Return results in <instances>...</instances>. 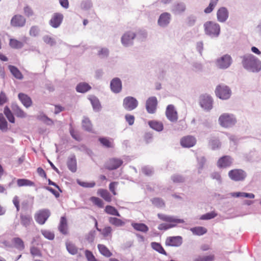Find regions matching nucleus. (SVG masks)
Returning a JSON list of instances; mask_svg holds the SVG:
<instances>
[{
    "instance_id": "nucleus-1",
    "label": "nucleus",
    "mask_w": 261,
    "mask_h": 261,
    "mask_svg": "<svg viewBox=\"0 0 261 261\" xmlns=\"http://www.w3.org/2000/svg\"><path fill=\"white\" fill-rule=\"evenodd\" d=\"M244 69L252 72H258L261 70V61L254 55L249 54L241 57Z\"/></svg>"
},
{
    "instance_id": "nucleus-2",
    "label": "nucleus",
    "mask_w": 261,
    "mask_h": 261,
    "mask_svg": "<svg viewBox=\"0 0 261 261\" xmlns=\"http://www.w3.org/2000/svg\"><path fill=\"white\" fill-rule=\"evenodd\" d=\"M205 34L211 38L218 37L220 33V25L214 21H208L203 24Z\"/></svg>"
},
{
    "instance_id": "nucleus-3",
    "label": "nucleus",
    "mask_w": 261,
    "mask_h": 261,
    "mask_svg": "<svg viewBox=\"0 0 261 261\" xmlns=\"http://www.w3.org/2000/svg\"><path fill=\"white\" fill-rule=\"evenodd\" d=\"M232 63V59L229 55L225 54L217 59L215 62L216 67L220 69L228 68Z\"/></svg>"
},
{
    "instance_id": "nucleus-4",
    "label": "nucleus",
    "mask_w": 261,
    "mask_h": 261,
    "mask_svg": "<svg viewBox=\"0 0 261 261\" xmlns=\"http://www.w3.org/2000/svg\"><path fill=\"white\" fill-rule=\"evenodd\" d=\"M219 122L221 126L224 127H229L234 125L237 121L232 114L224 113L219 117Z\"/></svg>"
},
{
    "instance_id": "nucleus-5",
    "label": "nucleus",
    "mask_w": 261,
    "mask_h": 261,
    "mask_svg": "<svg viewBox=\"0 0 261 261\" xmlns=\"http://www.w3.org/2000/svg\"><path fill=\"white\" fill-rule=\"evenodd\" d=\"M215 93L217 97L222 99H228L231 93L230 88L226 85H219L217 87Z\"/></svg>"
},
{
    "instance_id": "nucleus-6",
    "label": "nucleus",
    "mask_w": 261,
    "mask_h": 261,
    "mask_svg": "<svg viewBox=\"0 0 261 261\" xmlns=\"http://www.w3.org/2000/svg\"><path fill=\"white\" fill-rule=\"evenodd\" d=\"M199 102L201 107L205 111H209L213 108V100L208 95H201L199 97Z\"/></svg>"
},
{
    "instance_id": "nucleus-7",
    "label": "nucleus",
    "mask_w": 261,
    "mask_h": 261,
    "mask_svg": "<svg viewBox=\"0 0 261 261\" xmlns=\"http://www.w3.org/2000/svg\"><path fill=\"white\" fill-rule=\"evenodd\" d=\"M246 176V173L242 169H233L228 172L229 178L236 181L244 180Z\"/></svg>"
},
{
    "instance_id": "nucleus-8",
    "label": "nucleus",
    "mask_w": 261,
    "mask_h": 261,
    "mask_svg": "<svg viewBox=\"0 0 261 261\" xmlns=\"http://www.w3.org/2000/svg\"><path fill=\"white\" fill-rule=\"evenodd\" d=\"M138 105V101L134 97L127 96L125 97L123 101V108L127 111H132L135 109Z\"/></svg>"
},
{
    "instance_id": "nucleus-9",
    "label": "nucleus",
    "mask_w": 261,
    "mask_h": 261,
    "mask_svg": "<svg viewBox=\"0 0 261 261\" xmlns=\"http://www.w3.org/2000/svg\"><path fill=\"white\" fill-rule=\"evenodd\" d=\"M136 37V34L131 31L125 33L121 37V41L122 45L125 47L131 46Z\"/></svg>"
},
{
    "instance_id": "nucleus-10",
    "label": "nucleus",
    "mask_w": 261,
    "mask_h": 261,
    "mask_svg": "<svg viewBox=\"0 0 261 261\" xmlns=\"http://www.w3.org/2000/svg\"><path fill=\"white\" fill-rule=\"evenodd\" d=\"M50 215L48 210L44 209L39 211L35 216V220L40 224H43Z\"/></svg>"
},
{
    "instance_id": "nucleus-11",
    "label": "nucleus",
    "mask_w": 261,
    "mask_h": 261,
    "mask_svg": "<svg viewBox=\"0 0 261 261\" xmlns=\"http://www.w3.org/2000/svg\"><path fill=\"white\" fill-rule=\"evenodd\" d=\"M166 116L170 121L172 122L177 121L178 119V114L175 107L173 105H169L167 107Z\"/></svg>"
},
{
    "instance_id": "nucleus-12",
    "label": "nucleus",
    "mask_w": 261,
    "mask_h": 261,
    "mask_svg": "<svg viewBox=\"0 0 261 261\" xmlns=\"http://www.w3.org/2000/svg\"><path fill=\"white\" fill-rule=\"evenodd\" d=\"M158 100L156 97H149L146 101V109L149 114H154L156 110Z\"/></svg>"
},
{
    "instance_id": "nucleus-13",
    "label": "nucleus",
    "mask_w": 261,
    "mask_h": 261,
    "mask_svg": "<svg viewBox=\"0 0 261 261\" xmlns=\"http://www.w3.org/2000/svg\"><path fill=\"white\" fill-rule=\"evenodd\" d=\"M123 164L121 159L117 158L110 159L106 164V168L109 170H115L118 168Z\"/></svg>"
},
{
    "instance_id": "nucleus-14",
    "label": "nucleus",
    "mask_w": 261,
    "mask_h": 261,
    "mask_svg": "<svg viewBox=\"0 0 261 261\" xmlns=\"http://www.w3.org/2000/svg\"><path fill=\"white\" fill-rule=\"evenodd\" d=\"M217 19L220 22H225L229 16V12L228 9L225 7H221L217 10Z\"/></svg>"
},
{
    "instance_id": "nucleus-15",
    "label": "nucleus",
    "mask_w": 261,
    "mask_h": 261,
    "mask_svg": "<svg viewBox=\"0 0 261 261\" xmlns=\"http://www.w3.org/2000/svg\"><path fill=\"white\" fill-rule=\"evenodd\" d=\"M25 18L19 14L15 15L11 20V25L14 27H22L25 25Z\"/></svg>"
},
{
    "instance_id": "nucleus-16",
    "label": "nucleus",
    "mask_w": 261,
    "mask_h": 261,
    "mask_svg": "<svg viewBox=\"0 0 261 261\" xmlns=\"http://www.w3.org/2000/svg\"><path fill=\"white\" fill-rule=\"evenodd\" d=\"M182 243V238L180 236L170 237L166 241V245L169 246L179 247Z\"/></svg>"
},
{
    "instance_id": "nucleus-17",
    "label": "nucleus",
    "mask_w": 261,
    "mask_h": 261,
    "mask_svg": "<svg viewBox=\"0 0 261 261\" xmlns=\"http://www.w3.org/2000/svg\"><path fill=\"white\" fill-rule=\"evenodd\" d=\"M170 20V14L167 12H164L160 16L158 20V24L161 27L165 28L169 24Z\"/></svg>"
},
{
    "instance_id": "nucleus-18",
    "label": "nucleus",
    "mask_w": 261,
    "mask_h": 261,
    "mask_svg": "<svg viewBox=\"0 0 261 261\" xmlns=\"http://www.w3.org/2000/svg\"><path fill=\"white\" fill-rule=\"evenodd\" d=\"M110 88L113 92L120 93L122 90V83L120 79L118 77L112 79L110 83Z\"/></svg>"
},
{
    "instance_id": "nucleus-19",
    "label": "nucleus",
    "mask_w": 261,
    "mask_h": 261,
    "mask_svg": "<svg viewBox=\"0 0 261 261\" xmlns=\"http://www.w3.org/2000/svg\"><path fill=\"white\" fill-rule=\"evenodd\" d=\"M63 15L59 13H55L49 21V24L54 28H58L63 20Z\"/></svg>"
},
{
    "instance_id": "nucleus-20",
    "label": "nucleus",
    "mask_w": 261,
    "mask_h": 261,
    "mask_svg": "<svg viewBox=\"0 0 261 261\" xmlns=\"http://www.w3.org/2000/svg\"><path fill=\"white\" fill-rule=\"evenodd\" d=\"M196 139L191 136H188L182 138L180 140V144L184 147H191L196 144Z\"/></svg>"
},
{
    "instance_id": "nucleus-21",
    "label": "nucleus",
    "mask_w": 261,
    "mask_h": 261,
    "mask_svg": "<svg viewBox=\"0 0 261 261\" xmlns=\"http://www.w3.org/2000/svg\"><path fill=\"white\" fill-rule=\"evenodd\" d=\"M232 163V159L228 155L223 156L219 159L217 165L219 168L229 167Z\"/></svg>"
},
{
    "instance_id": "nucleus-22",
    "label": "nucleus",
    "mask_w": 261,
    "mask_h": 261,
    "mask_svg": "<svg viewBox=\"0 0 261 261\" xmlns=\"http://www.w3.org/2000/svg\"><path fill=\"white\" fill-rule=\"evenodd\" d=\"M158 216L161 220L168 222H174L175 223H182L184 222L183 219H177L173 216H168L162 214H158Z\"/></svg>"
},
{
    "instance_id": "nucleus-23",
    "label": "nucleus",
    "mask_w": 261,
    "mask_h": 261,
    "mask_svg": "<svg viewBox=\"0 0 261 261\" xmlns=\"http://www.w3.org/2000/svg\"><path fill=\"white\" fill-rule=\"evenodd\" d=\"M186 6L184 3L174 4L171 8V11L175 15L180 14L186 10Z\"/></svg>"
},
{
    "instance_id": "nucleus-24",
    "label": "nucleus",
    "mask_w": 261,
    "mask_h": 261,
    "mask_svg": "<svg viewBox=\"0 0 261 261\" xmlns=\"http://www.w3.org/2000/svg\"><path fill=\"white\" fill-rule=\"evenodd\" d=\"M67 165L72 172H75L77 169L76 160L74 154L70 155L67 160Z\"/></svg>"
},
{
    "instance_id": "nucleus-25",
    "label": "nucleus",
    "mask_w": 261,
    "mask_h": 261,
    "mask_svg": "<svg viewBox=\"0 0 261 261\" xmlns=\"http://www.w3.org/2000/svg\"><path fill=\"white\" fill-rule=\"evenodd\" d=\"M18 98L26 108H29L32 105V100L27 95L23 93H19L18 94Z\"/></svg>"
},
{
    "instance_id": "nucleus-26",
    "label": "nucleus",
    "mask_w": 261,
    "mask_h": 261,
    "mask_svg": "<svg viewBox=\"0 0 261 261\" xmlns=\"http://www.w3.org/2000/svg\"><path fill=\"white\" fill-rule=\"evenodd\" d=\"M20 219L21 224L25 227L30 226L32 221V218L30 215L20 214Z\"/></svg>"
},
{
    "instance_id": "nucleus-27",
    "label": "nucleus",
    "mask_w": 261,
    "mask_h": 261,
    "mask_svg": "<svg viewBox=\"0 0 261 261\" xmlns=\"http://www.w3.org/2000/svg\"><path fill=\"white\" fill-rule=\"evenodd\" d=\"M91 89V87L87 83L81 82L78 84L76 87V90L79 93H85Z\"/></svg>"
},
{
    "instance_id": "nucleus-28",
    "label": "nucleus",
    "mask_w": 261,
    "mask_h": 261,
    "mask_svg": "<svg viewBox=\"0 0 261 261\" xmlns=\"http://www.w3.org/2000/svg\"><path fill=\"white\" fill-rule=\"evenodd\" d=\"M59 230L60 232L63 234H66L67 233V223L66 218L65 217H62L61 218Z\"/></svg>"
},
{
    "instance_id": "nucleus-29",
    "label": "nucleus",
    "mask_w": 261,
    "mask_h": 261,
    "mask_svg": "<svg viewBox=\"0 0 261 261\" xmlns=\"http://www.w3.org/2000/svg\"><path fill=\"white\" fill-rule=\"evenodd\" d=\"M12 109L14 114L18 117L24 118L27 116V114L21 110L19 107L16 103L12 105Z\"/></svg>"
},
{
    "instance_id": "nucleus-30",
    "label": "nucleus",
    "mask_w": 261,
    "mask_h": 261,
    "mask_svg": "<svg viewBox=\"0 0 261 261\" xmlns=\"http://www.w3.org/2000/svg\"><path fill=\"white\" fill-rule=\"evenodd\" d=\"M149 126L157 132H161L164 128L163 124L161 122L151 120L148 122Z\"/></svg>"
},
{
    "instance_id": "nucleus-31",
    "label": "nucleus",
    "mask_w": 261,
    "mask_h": 261,
    "mask_svg": "<svg viewBox=\"0 0 261 261\" xmlns=\"http://www.w3.org/2000/svg\"><path fill=\"white\" fill-rule=\"evenodd\" d=\"M132 226L135 230L143 232H147L149 230L148 227L144 223H133Z\"/></svg>"
},
{
    "instance_id": "nucleus-32",
    "label": "nucleus",
    "mask_w": 261,
    "mask_h": 261,
    "mask_svg": "<svg viewBox=\"0 0 261 261\" xmlns=\"http://www.w3.org/2000/svg\"><path fill=\"white\" fill-rule=\"evenodd\" d=\"M9 69L12 75L16 79L21 80L23 78L22 74L17 68L13 65H9Z\"/></svg>"
},
{
    "instance_id": "nucleus-33",
    "label": "nucleus",
    "mask_w": 261,
    "mask_h": 261,
    "mask_svg": "<svg viewBox=\"0 0 261 261\" xmlns=\"http://www.w3.org/2000/svg\"><path fill=\"white\" fill-rule=\"evenodd\" d=\"M97 247L100 253L103 256L107 257L112 256V253L105 245L102 244H98Z\"/></svg>"
},
{
    "instance_id": "nucleus-34",
    "label": "nucleus",
    "mask_w": 261,
    "mask_h": 261,
    "mask_svg": "<svg viewBox=\"0 0 261 261\" xmlns=\"http://www.w3.org/2000/svg\"><path fill=\"white\" fill-rule=\"evenodd\" d=\"M190 230L195 235L201 236L207 232V229L202 226H197L191 228Z\"/></svg>"
},
{
    "instance_id": "nucleus-35",
    "label": "nucleus",
    "mask_w": 261,
    "mask_h": 261,
    "mask_svg": "<svg viewBox=\"0 0 261 261\" xmlns=\"http://www.w3.org/2000/svg\"><path fill=\"white\" fill-rule=\"evenodd\" d=\"M12 242L14 243V246L19 250H22L24 248L23 241L19 238H14L12 239Z\"/></svg>"
},
{
    "instance_id": "nucleus-36",
    "label": "nucleus",
    "mask_w": 261,
    "mask_h": 261,
    "mask_svg": "<svg viewBox=\"0 0 261 261\" xmlns=\"http://www.w3.org/2000/svg\"><path fill=\"white\" fill-rule=\"evenodd\" d=\"M110 51L107 47H99L97 51V56L100 59H106L109 56Z\"/></svg>"
},
{
    "instance_id": "nucleus-37",
    "label": "nucleus",
    "mask_w": 261,
    "mask_h": 261,
    "mask_svg": "<svg viewBox=\"0 0 261 261\" xmlns=\"http://www.w3.org/2000/svg\"><path fill=\"white\" fill-rule=\"evenodd\" d=\"M37 118L48 125H51L54 124L53 121L43 113L38 115Z\"/></svg>"
},
{
    "instance_id": "nucleus-38",
    "label": "nucleus",
    "mask_w": 261,
    "mask_h": 261,
    "mask_svg": "<svg viewBox=\"0 0 261 261\" xmlns=\"http://www.w3.org/2000/svg\"><path fill=\"white\" fill-rule=\"evenodd\" d=\"M97 193L98 194L102 197L106 201L108 202H110L111 201V195L107 190L99 189Z\"/></svg>"
},
{
    "instance_id": "nucleus-39",
    "label": "nucleus",
    "mask_w": 261,
    "mask_h": 261,
    "mask_svg": "<svg viewBox=\"0 0 261 261\" xmlns=\"http://www.w3.org/2000/svg\"><path fill=\"white\" fill-rule=\"evenodd\" d=\"M94 111H99L101 106L98 99L95 96H92L89 98Z\"/></svg>"
},
{
    "instance_id": "nucleus-40",
    "label": "nucleus",
    "mask_w": 261,
    "mask_h": 261,
    "mask_svg": "<svg viewBox=\"0 0 261 261\" xmlns=\"http://www.w3.org/2000/svg\"><path fill=\"white\" fill-rule=\"evenodd\" d=\"M0 129L3 132L8 130V122L2 113H0Z\"/></svg>"
},
{
    "instance_id": "nucleus-41",
    "label": "nucleus",
    "mask_w": 261,
    "mask_h": 261,
    "mask_svg": "<svg viewBox=\"0 0 261 261\" xmlns=\"http://www.w3.org/2000/svg\"><path fill=\"white\" fill-rule=\"evenodd\" d=\"M151 246L155 251H158L161 254H164V255H167L166 252L165 251L162 245L156 242H152L151 243Z\"/></svg>"
},
{
    "instance_id": "nucleus-42",
    "label": "nucleus",
    "mask_w": 261,
    "mask_h": 261,
    "mask_svg": "<svg viewBox=\"0 0 261 261\" xmlns=\"http://www.w3.org/2000/svg\"><path fill=\"white\" fill-rule=\"evenodd\" d=\"M73 148L77 150H79L80 151L85 152V153H86L87 154L90 156H91L93 154L92 151L90 149L87 148L84 145H81L80 146H74Z\"/></svg>"
},
{
    "instance_id": "nucleus-43",
    "label": "nucleus",
    "mask_w": 261,
    "mask_h": 261,
    "mask_svg": "<svg viewBox=\"0 0 261 261\" xmlns=\"http://www.w3.org/2000/svg\"><path fill=\"white\" fill-rule=\"evenodd\" d=\"M109 221L111 224L117 227L122 226L125 224V223L121 219L115 217H110L109 218Z\"/></svg>"
},
{
    "instance_id": "nucleus-44",
    "label": "nucleus",
    "mask_w": 261,
    "mask_h": 261,
    "mask_svg": "<svg viewBox=\"0 0 261 261\" xmlns=\"http://www.w3.org/2000/svg\"><path fill=\"white\" fill-rule=\"evenodd\" d=\"M4 113L5 115V116L7 117L8 120L11 123L15 122V118L13 116V114L12 113V112L11 111V110H10V109L7 106H6L4 108Z\"/></svg>"
},
{
    "instance_id": "nucleus-45",
    "label": "nucleus",
    "mask_w": 261,
    "mask_h": 261,
    "mask_svg": "<svg viewBox=\"0 0 261 261\" xmlns=\"http://www.w3.org/2000/svg\"><path fill=\"white\" fill-rule=\"evenodd\" d=\"M218 2L219 0H210V3L208 7L204 10V13L206 14L211 13L217 5Z\"/></svg>"
},
{
    "instance_id": "nucleus-46",
    "label": "nucleus",
    "mask_w": 261,
    "mask_h": 261,
    "mask_svg": "<svg viewBox=\"0 0 261 261\" xmlns=\"http://www.w3.org/2000/svg\"><path fill=\"white\" fill-rule=\"evenodd\" d=\"M66 246L67 251L71 254L75 255L77 253V248L73 243L66 242Z\"/></svg>"
},
{
    "instance_id": "nucleus-47",
    "label": "nucleus",
    "mask_w": 261,
    "mask_h": 261,
    "mask_svg": "<svg viewBox=\"0 0 261 261\" xmlns=\"http://www.w3.org/2000/svg\"><path fill=\"white\" fill-rule=\"evenodd\" d=\"M106 213L108 214L120 217L119 213L118 212L116 208L111 205H107L105 207V210Z\"/></svg>"
},
{
    "instance_id": "nucleus-48",
    "label": "nucleus",
    "mask_w": 261,
    "mask_h": 261,
    "mask_svg": "<svg viewBox=\"0 0 261 261\" xmlns=\"http://www.w3.org/2000/svg\"><path fill=\"white\" fill-rule=\"evenodd\" d=\"M9 45L12 48L16 49L21 48L23 46L22 42L14 39L10 40Z\"/></svg>"
},
{
    "instance_id": "nucleus-49",
    "label": "nucleus",
    "mask_w": 261,
    "mask_h": 261,
    "mask_svg": "<svg viewBox=\"0 0 261 261\" xmlns=\"http://www.w3.org/2000/svg\"><path fill=\"white\" fill-rule=\"evenodd\" d=\"M17 185L18 187L22 186H33L34 183L27 179H18L17 180Z\"/></svg>"
},
{
    "instance_id": "nucleus-50",
    "label": "nucleus",
    "mask_w": 261,
    "mask_h": 261,
    "mask_svg": "<svg viewBox=\"0 0 261 261\" xmlns=\"http://www.w3.org/2000/svg\"><path fill=\"white\" fill-rule=\"evenodd\" d=\"M82 127L87 131L90 132L92 130V124L90 120L88 118L84 117L83 119Z\"/></svg>"
},
{
    "instance_id": "nucleus-51",
    "label": "nucleus",
    "mask_w": 261,
    "mask_h": 261,
    "mask_svg": "<svg viewBox=\"0 0 261 261\" xmlns=\"http://www.w3.org/2000/svg\"><path fill=\"white\" fill-rule=\"evenodd\" d=\"M197 161L198 165V172L199 174H200L206 163V160L204 156H199L197 158Z\"/></svg>"
},
{
    "instance_id": "nucleus-52",
    "label": "nucleus",
    "mask_w": 261,
    "mask_h": 261,
    "mask_svg": "<svg viewBox=\"0 0 261 261\" xmlns=\"http://www.w3.org/2000/svg\"><path fill=\"white\" fill-rule=\"evenodd\" d=\"M81 8L84 10H88L92 7V3L91 0H83L81 3Z\"/></svg>"
},
{
    "instance_id": "nucleus-53",
    "label": "nucleus",
    "mask_w": 261,
    "mask_h": 261,
    "mask_svg": "<svg viewBox=\"0 0 261 261\" xmlns=\"http://www.w3.org/2000/svg\"><path fill=\"white\" fill-rule=\"evenodd\" d=\"M217 216V214L215 212H211L206 213L200 216V219L202 220H207L214 218Z\"/></svg>"
},
{
    "instance_id": "nucleus-54",
    "label": "nucleus",
    "mask_w": 261,
    "mask_h": 261,
    "mask_svg": "<svg viewBox=\"0 0 261 261\" xmlns=\"http://www.w3.org/2000/svg\"><path fill=\"white\" fill-rule=\"evenodd\" d=\"M42 39L45 43L49 45L50 46H52L56 44V41L55 39L48 35H44Z\"/></svg>"
},
{
    "instance_id": "nucleus-55",
    "label": "nucleus",
    "mask_w": 261,
    "mask_h": 261,
    "mask_svg": "<svg viewBox=\"0 0 261 261\" xmlns=\"http://www.w3.org/2000/svg\"><path fill=\"white\" fill-rule=\"evenodd\" d=\"M99 141L103 146L107 148H113L114 147L113 143L106 138H99Z\"/></svg>"
},
{
    "instance_id": "nucleus-56",
    "label": "nucleus",
    "mask_w": 261,
    "mask_h": 261,
    "mask_svg": "<svg viewBox=\"0 0 261 261\" xmlns=\"http://www.w3.org/2000/svg\"><path fill=\"white\" fill-rule=\"evenodd\" d=\"M40 32V30L39 27L34 25L31 28L29 34L31 36L36 37L39 35Z\"/></svg>"
},
{
    "instance_id": "nucleus-57",
    "label": "nucleus",
    "mask_w": 261,
    "mask_h": 261,
    "mask_svg": "<svg viewBox=\"0 0 261 261\" xmlns=\"http://www.w3.org/2000/svg\"><path fill=\"white\" fill-rule=\"evenodd\" d=\"M214 260V255H210L208 256H199L194 259V261H213Z\"/></svg>"
},
{
    "instance_id": "nucleus-58",
    "label": "nucleus",
    "mask_w": 261,
    "mask_h": 261,
    "mask_svg": "<svg viewBox=\"0 0 261 261\" xmlns=\"http://www.w3.org/2000/svg\"><path fill=\"white\" fill-rule=\"evenodd\" d=\"M171 179L175 183L183 182L185 180L184 176L179 174H174L171 176Z\"/></svg>"
},
{
    "instance_id": "nucleus-59",
    "label": "nucleus",
    "mask_w": 261,
    "mask_h": 261,
    "mask_svg": "<svg viewBox=\"0 0 261 261\" xmlns=\"http://www.w3.org/2000/svg\"><path fill=\"white\" fill-rule=\"evenodd\" d=\"M77 183L81 186L84 188H93L95 186V182L92 181L91 182L82 181L79 179L77 180Z\"/></svg>"
},
{
    "instance_id": "nucleus-60",
    "label": "nucleus",
    "mask_w": 261,
    "mask_h": 261,
    "mask_svg": "<svg viewBox=\"0 0 261 261\" xmlns=\"http://www.w3.org/2000/svg\"><path fill=\"white\" fill-rule=\"evenodd\" d=\"M96 234V231L94 230H91L90 232L86 236V239L89 243H93Z\"/></svg>"
},
{
    "instance_id": "nucleus-61",
    "label": "nucleus",
    "mask_w": 261,
    "mask_h": 261,
    "mask_svg": "<svg viewBox=\"0 0 261 261\" xmlns=\"http://www.w3.org/2000/svg\"><path fill=\"white\" fill-rule=\"evenodd\" d=\"M152 203L158 207H162L165 204L163 200L159 198H154L151 200Z\"/></svg>"
},
{
    "instance_id": "nucleus-62",
    "label": "nucleus",
    "mask_w": 261,
    "mask_h": 261,
    "mask_svg": "<svg viewBox=\"0 0 261 261\" xmlns=\"http://www.w3.org/2000/svg\"><path fill=\"white\" fill-rule=\"evenodd\" d=\"M41 233L45 238L49 240H53L55 238L54 233L48 230H42Z\"/></svg>"
},
{
    "instance_id": "nucleus-63",
    "label": "nucleus",
    "mask_w": 261,
    "mask_h": 261,
    "mask_svg": "<svg viewBox=\"0 0 261 261\" xmlns=\"http://www.w3.org/2000/svg\"><path fill=\"white\" fill-rule=\"evenodd\" d=\"M91 201L95 205L99 207H102L103 206V202L101 199L98 197H92L91 198Z\"/></svg>"
},
{
    "instance_id": "nucleus-64",
    "label": "nucleus",
    "mask_w": 261,
    "mask_h": 261,
    "mask_svg": "<svg viewBox=\"0 0 261 261\" xmlns=\"http://www.w3.org/2000/svg\"><path fill=\"white\" fill-rule=\"evenodd\" d=\"M23 10L24 14L26 16L28 17H31L34 15L33 10L30 7L28 6H25L23 9Z\"/></svg>"
}]
</instances>
